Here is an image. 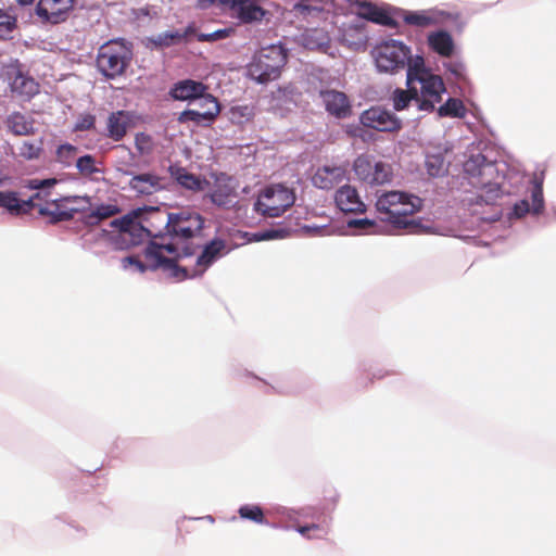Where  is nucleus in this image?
Here are the masks:
<instances>
[{
    "label": "nucleus",
    "mask_w": 556,
    "mask_h": 556,
    "mask_svg": "<svg viewBox=\"0 0 556 556\" xmlns=\"http://www.w3.org/2000/svg\"><path fill=\"white\" fill-rule=\"evenodd\" d=\"M75 165L78 174L85 178L97 179V176L103 173L98 166L96 157L91 154L77 157Z\"/></svg>",
    "instance_id": "obj_32"
},
{
    "label": "nucleus",
    "mask_w": 556,
    "mask_h": 556,
    "mask_svg": "<svg viewBox=\"0 0 556 556\" xmlns=\"http://www.w3.org/2000/svg\"><path fill=\"white\" fill-rule=\"evenodd\" d=\"M119 212L118 207L113 204H102L96 210L84 215V222L86 225L94 226L101 220L110 218Z\"/></svg>",
    "instance_id": "obj_34"
},
{
    "label": "nucleus",
    "mask_w": 556,
    "mask_h": 556,
    "mask_svg": "<svg viewBox=\"0 0 556 556\" xmlns=\"http://www.w3.org/2000/svg\"><path fill=\"white\" fill-rule=\"evenodd\" d=\"M77 153V147L70 143H64L56 149L55 160L62 165L68 167L74 163V161L76 162Z\"/></svg>",
    "instance_id": "obj_39"
},
{
    "label": "nucleus",
    "mask_w": 556,
    "mask_h": 556,
    "mask_svg": "<svg viewBox=\"0 0 556 556\" xmlns=\"http://www.w3.org/2000/svg\"><path fill=\"white\" fill-rule=\"evenodd\" d=\"M427 41L431 50L443 58H450L454 53V40L445 30L430 33Z\"/></svg>",
    "instance_id": "obj_28"
},
{
    "label": "nucleus",
    "mask_w": 556,
    "mask_h": 556,
    "mask_svg": "<svg viewBox=\"0 0 556 556\" xmlns=\"http://www.w3.org/2000/svg\"><path fill=\"white\" fill-rule=\"evenodd\" d=\"M334 201L340 211L344 213H363L366 208L356 188L350 185L341 186L337 190Z\"/></svg>",
    "instance_id": "obj_20"
},
{
    "label": "nucleus",
    "mask_w": 556,
    "mask_h": 556,
    "mask_svg": "<svg viewBox=\"0 0 556 556\" xmlns=\"http://www.w3.org/2000/svg\"><path fill=\"white\" fill-rule=\"evenodd\" d=\"M238 514L242 519L260 525L266 523L264 511L258 505H243L239 508Z\"/></svg>",
    "instance_id": "obj_40"
},
{
    "label": "nucleus",
    "mask_w": 556,
    "mask_h": 556,
    "mask_svg": "<svg viewBox=\"0 0 556 556\" xmlns=\"http://www.w3.org/2000/svg\"><path fill=\"white\" fill-rule=\"evenodd\" d=\"M493 170L494 166L492 164H486L479 169V175L482 176L485 174H491Z\"/></svg>",
    "instance_id": "obj_54"
},
{
    "label": "nucleus",
    "mask_w": 556,
    "mask_h": 556,
    "mask_svg": "<svg viewBox=\"0 0 556 556\" xmlns=\"http://www.w3.org/2000/svg\"><path fill=\"white\" fill-rule=\"evenodd\" d=\"M448 71L456 77H460L463 75V65L458 63L450 64Z\"/></svg>",
    "instance_id": "obj_53"
},
{
    "label": "nucleus",
    "mask_w": 556,
    "mask_h": 556,
    "mask_svg": "<svg viewBox=\"0 0 556 556\" xmlns=\"http://www.w3.org/2000/svg\"><path fill=\"white\" fill-rule=\"evenodd\" d=\"M130 124L129 112L123 110L112 112L106 121V136L114 141H121L126 136Z\"/></svg>",
    "instance_id": "obj_23"
},
{
    "label": "nucleus",
    "mask_w": 556,
    "mask_h": 556,
    "mask_svg": "<svg viewBox=\"0 0 556 556\" xmlns=\"http://www.w3.org/2000/svg\"><path fill=\"white\" fill-rule=\"evenodd\" d=\"M43 152V140L23 141L18 147V155L27 161L38 160Z\"/></svg>",
    "instance_id": "obj_36"
},
{
    "label": "nucleus",
    "mask_w": 556,
    "mask_h": 556,
    "mask_svg": "<svg viewBox=\"0 0 556 556\" xmlns=\"http://www.w3.org/2000/svg\"><path fill=\"white\" fill-rule=\"evenodd\" d=\"M531 195L533 212L538 214L543 210L544 206L542 181L534 179V186Z\"/></svg>",
    "instance_id": "obj_45"
},
{
    "label": "nucleus",
    "mask_w": 556,
    "mask_h": 556,
    "mask_svg": "<svg viewBox=\"0 0 556 556\" xmlns=\"http://www.w3.org/2000/svg\"><path fill=\"white\" fill-rule=\"evenodd\" d=\"M448 17V13L434 9L421 11H405L403 13L404 23L410 26H415L417 28H428L432 26H438Z\"/></svg>",
    "instance_id": "obj_18"
},
{
    "label": "nucleus",
    "mask_w": 556,
    "mask_h": 556,
    "mask_svg": "<svg viewBox=\"0 0 556 556\" xmlns=\"http://www.w3.org/2000/svg\"><path fill=\"white\" fill-rule=\"evenodd\" d=\"M204 227V218L201 214L190 210L168 214L166 231L176 247L179 242L187 241L199 236Z\"/></svg>",
    "instance_id": "obj_9"
},
{
    "label": "nucleus",
    "mask_w": 556,
    "mask_h": 556,
    "mask_svg": "<svg viewBox=\"0 0 556 556\" xmlns=\"http://www.w3.org/2000/svg\"><path fill=\"white\" fill-rule=\"evenodd\" d=\"M359 121L364 127L382 132H395L402 128L401 119L381 106H371L364 111Z\"/></svg>",
    "instance_id": "obj_11"
},
{
    "label": "nucleus",
    "mask_w": 556,
    "mask_h": 556,
    "mask_svg": "<svg viewBox=\"0 0 556 556\" xmlns=\"http://www.w3.org/2000/svg\"><path fill=\"white\" fill-rule=\"evenodd\" d=\"M319 96L326 111L337 118H345L351 114V104L344 92L338 90H321Z\"/></svg>",
    "instance_id": "obj_19"
},
{
    "label": "nucleus",
    "mask_w": 556,
    "mask_h": 556,
    "mask_svg": "<svg viewBox=\"0 0 556 556\" xmlns=\"http://www.w3.org/2000/svg\"><path fill=\"white\" fill-rule=\"evenodd\" d=\"M529 203L527 200H522L519 203H516L514 206V213L518 217L525 216L529 212Z\"/></svg>",
    "instance_id": "obj_52"
},
{
    "label": "nucleus",
    "mask_w": 556,
    "mask_h": 556,
    "mask_svg": "<svg viewBox=\"0 0 556 556\" xmlns=\"http://www.w3.org/2000/svg\"><path fill=\"white\" fill-rule=\"evenodd\" d=\"M367 34L364 23H356L348 26L342 34V41L350 48L358 50L367 43Z\"/></svg>",
    "instance_id": "obj_29"
},
{
    "label": "nucleus",
    "mask_w": 556,
    "mask_h": 556,
    "mask_svg": "<svg viewBox=\"0 0 556 556\" xmlns=\"http://www.w3.org/2000/svg\"><path fill=\"white\" fill-rule=\"evenodd\" d=\"M365 224H370L367 219H359V220H355L353 223H350V225H356V226H363Z\"/></svg>",
    "instance_id": "obj_56"
},
{
    "label": "nucleus",
    "mask_w": 556,
    "mask_h": 556,
    "mask_svg": "<svg viewBox=\"0 0 556 556\" xmlns=\"http://www.w3.org/2000/svg\"><path fill=\"white\" fill-rule=\"evenodd\" d=\"M281 232H282V230H275V229L265 230V231L256 233L255 238H256L257 241H261V240H271V239H276V238L281 237L280 236Z\"/></svg>",
    "instance_id": "obj_51"
},
{
    "label": "nucleus",
    "mask_w": 556,
    "mask_h": 556,
    "mask_svg": "<svg viewBox=\"0 0 556 556\" xmlns=\"http://www.w3.org/2000/svg\"><path fill=\"white\" fill-rule=\"evenodd\" d=\"M147 261V265L143 264L140 260H138L136 256H126L123 258L122 263H123V267L124 268H127L128 266L130 265H134L138 268L139 271L143 273L146 271V269L149 267L151 269H154L153 267H151L149 261L146 258Z\"/></svg>",
    "instance_id": "obj_48"
},
{
    "label": "nucleus",
    "mask_w": 556,
    "mask_h": 556,
    "mask_svg": "<svg viewBox=\"0 0 556 556\" xmlns=\"http://www.w3.org/2000/svg\"><path fill=\"white\" fill-rule=\"evenodd\" d=\"M3 124L7 128V131L12 134L13 136H34L36 132L34 118L18 111L10 113L3 119Z\"/></svg>",
    "instance_id": "obj_21"
},
{
    "label": "nucleus",
    "mask_w": 556,
    "mask_h": 556,
    "mask_svg": "<svg viewBox=\"0 0 556 556\" xmlns=\"http://www.w3.org/2000/svg\"><path fill=\"white\" fill-rule=\"evenodd\" d=\"M427 173L431 177L443 176L446 168L444 166V160L440 155H430L426 160Z\"/></svg>",
    "instance_id": "obj_44"
},
{
    "label": "nucleus",
    "mask_w": 556,
    "mask_h": 556,
    "mask_svg": "<svg viewBox=\"0 0 556 556\" xmlns=\"http://www.w3.org/2000/svg\"><path fill=\"white\" fill-rule=\"evenodd\" d=\"M309 0H300V3H296L294 5V9H298V10H301V11H306V10H309V5L307 4Z\"/></svg>",
    "instance_id": "obj_55"
},
{
    "label": "nucleus",
    "mask_w": 556,
    "mask_h": 556,
    "mask_svg": "<svg viewBox=\"0 0 556 556\" xmlns=\"http://www.w3.org/2000/svg\"><path fill=\"white\" fill-rule=\"evenodd\" d=\"M178 248L174 243L151 241L146 248L144 257H147L151 267L162 268L169 277L184 280L203 275L223 255V252L226 250V243L222 239H213L208 242L198 256L195 267L192 270L178 266L176 257L164 256V252L175 254Z\"/></svg>",
    "instance_id": "obj_1"
},
{
    "label": "nucleus",
    "mask_w": 556,
    "mask_h": 556,
    "mask_svg": "<svg viewBox=\"0 0 556 556\" xmlns=\"http://www.w3.org/2000/svg\"><path fill=\"white\" fill-rule=\"evenodd\" d=\"M229 114L233 124L242 125L253 119L255 110L253 105L242 104L232 106Z\"/></svg>",
    "instance_id": "obj_37"
},
{
    "label": "nucleus",
    "mask_w": 556,
    "mask_h": 556,
    "mask_svg": "<svg viewBox=\"0 0 556 556\" xmlns=\"http://www.w3.org/2000/svg\"><path fill=\"white\" fill-rule=\"evenodd\" d=\"M503 192L501 190V187L496 182H489L483 184L481 193L479 194V199L481 202H484L485 204H493L495 203L501 197Z\"/></svg>",
    "instance_id": "obj_43"
},
{
    "label": "nucleus",
    "mask_w": 556,
    "mask_h": 556,
    "mask_svg": "<svg viewBox=\"0 0 556 556\" xmlns=\"http://www.w3.org/2000/svg\"><path fill=\"white\" fill-rule=\"evenodd\" d=\"M349 170L343 164H325L318 166L312 176L314 187L321 190H332L348 179Z\"/></svg>",
    "instance_id": "obj_12"
},
{
    "label": "nucleus",
    "mask_w": 556,
    "mask_h": 556,
    "mask_svg": "<svg viewBox=\"0 0 556 556\" xmlns=\"http://www.w3.org/2000/svg\"><path fill=\"white\" fill-rule=\"evenodd\" d=\"M230 33H231V29L225 28V29L215 30V31L210 33V34H199L198 35V40L202 41V42H205V41L206 42L217 41V40L227 38Z\"/></svg>",
    "instance_id": "obj_47"
},
{
    "label": "nucleus",
    "mask_w": 556,
    "mask_h": 556,
    "mask_svg": "<svg viewBox=\"0 0 556 556\" xmlns=\"http://www.w3.org/2000/svg\"><path fill=\"white\" fill-rule=\"evenodd\" d=\"M184 255L188 256L191 255L193 252L190 250V248L186 247L182 249Z\"/></svg>",
    "instance_id": "obj_58"
},
{
    "label": "nucleus",
    "mask_w": 556,
    "mask_h": 556,
    "mask_svg": "<svg viewBox=\"0 0 556 556\" xmlns=\"http://www.w3.org/2000/svg\"><path fill=\"white\" fill-rule=\"evenodd\" d=\"M420 84V89H417L416 106L418 111L433 112L435 104L441 102L442 94L446 91L443 79L439 75L431 73L425 66L422 56L417 55L409 64L406 74V85L415 86Z\"/></svg>",
    "instance_id": "obj_3"
},
{
    "label": "nucleus",
    "mask_w": 556,
    "mask_h": 556,
    "mask_svg": "<svg viewBox=\"0 0 556 556\" xmlns=\"http://www.w3.org/2000/svg\"><path fill=\"white\" fill-rule=\"evenodd\" d=\"M198 110H205V106H203L201 103V99H199V109Z\"/></svg>",
    "instance_id": "obj_59"
},
{
    "label": "nucleus",
    "mask_w": 556,
    "mask_h": 556,
    "mask_svg": "<svg viewBox=\"0 0 556 556\" xmlns=\"http://www.w3.org/2000/svg\"><path fill=\"white\" fill-rule=\"evenodd\" d=\"M33 200H20L13 191H0V207L7 208L12 215H18L33 206Z\"/></svg>",
    "instance_id": "obj_30"
},
{
    "label": "nucleus",
    "mask_w": 556,
    "mask_h": 556,
    "mask_svg": "<svg viewBox=\"0 0 556 556\" xmlns=\"http://www.w3.org/2000/svg\"><path fill=\"white\" fill-rule=\"evenodd\" d=\"M201 103L203 106H205V110H186L179 115L178 121L180 123L193 122L195 124L205 125L212 123L219 114V103L211 94H206L204 98H202Z\"/></svg>",
    "instance_id": "obj_16"
},
{
    "label": "nucleus",
    "mask_w": 556,
    "mask_h": 556,
    "mask_svg": "<svg viewBox=\"0 0 556 556\" xmlns=\"http://www.w3.org/2000/svg\"><path fill=\"white\" fill-rule=\"evenodd\" d=\"M56 184V179H31L28 182V187L30 189H46L54 186Z\"/></svg>",
    "instance_id": "obj_50"
},
{
    "label": "nucleus",
    "mask_w": 556,
    "mask_h": 556,
    "mask_svg": "<svg viewBox=\"0 0 556 556\" xmlns=\"http://www.w3.org/2000/svg\"><path fill=\"white\" fill-rule=\"evenodd\" d=\"M168 181L156 173L147 172L132 175L129 188L137 195H153L167 189Z\"/></svg>",
    "instance_id": "obj_14"
},
{
    "label": "nucleus",
    "mask_w": 556,
    "mask_h": 556,
    "mask_svg": "<svg viewBox=\"0 0 556 556\" xmlns=\"http://www.w3.org/2000/svg\"><path fill=\"white\" fill-rule=\"evenodd\" d=\"M135 147L139 155H151L155 149L153 138L146 132H138L135 137Z\"/></svg>",
    "instance_id": "obj_42"
},
{
    "label": "nucleus",
    "mask_w": 556,
    "mask_h": 556,
    "mask_svg": "<svg viewBox=\"0 0 556 556\" xmlns=\"http://www.w3.org/2000/svg\"><path fill=\"white\" fill-rule=\"evenodd\" d=\"M111 226L117 230L116 240H122L129 244L139 243V240L136 239L128 240L129 237L137 235V232H147L149 235V231L140 226L138 222L127 216L112 220Z\"/></svg>",
    "instance_id": "obj_24"
},
{
    "label": "nucleus",
    "mask_w": 556,
    "mask_h": 556,
    "mask_svg": "<svg viewBox=\"0 0 556 556\" xmlns=\"http://www.w3.org/2000/svg\"><path fill=\"white\" fill-rule=\"evenodd\" d=\"M20 4L26 5L33 3L34 0H16Z\"/></svg>",
    "instance_id": "obj_57"
},
{
    "label": "nucleus",
    "mask_w": 556,
    "mask_h": 556,
    "mask_svg": "<svg viewBox=\"0 0 556 556\" xmlns=\"http://www.w3.org/2000/svg\"><path fill=\"white\" fill-rule=\"evenodd\" d=\"M262 3L263 0H228L226 10L243 23L258 22L266 13Z\"/></svg>",
    "instance_id": "obj_15"
},
{
    "label": "nucleus",
    "mask_w": 556,
    "mask_h": 556,
    "mask_svg": "<svg viewBox=\"0 0 556 556\" xmlns=\"http://www.w3.org/2000/svg\"><path fill=\"white\" fill-rule=\"evenodd\" d=\"M295 199L294 189L274 184L260 191L253 208L264 217H279L294 204Z\"/></svg>",
    "instance_id": "obj_6"
},
{
    "label": "nucleus",
    "mask_w": 556,
    "mask_h": 556,
    "mask_svg": "<svg viewBox=\"0 0 556 556\" xmlns=\"http://www.w3.org/2000/svg\"><path fill=\"white\" fill-rule=\"evenodd\" d=\"M422 206L419 197L406 194L400 191H388L380 194L376 202V208L383 214V220L389 222L396 229H404L407 233H420L424 226L420 220L412 216Z\"/></svg>",
    "instance_id": "obj_2"
},
{
    "label": "nucleus",
    "mask_w": 556,
    "mask_h": 556,
    "mask_svg": "<svg viewBox=\"0 0 556 556\" xmlns=\"http://www.w3.org/2000/svg\"><path fill=\"white\" fill-rule=\"evenodd\" d=\"M206 86L200 81L186 79L175 84L170 90V96L176 100H190L204 98Z\"/></svg>",
    "instance_id": "obj_25"
},
{
    "label": "nucleus",
    "mask_w": 556,
    "mask_h": 556,
    "mask_svg": "<svg viewBox=\"0 0 556 556\" xmlns=\"http://www.w3.org/2000/svg\"><path fill=\"white\" fill-rule=\"evenodd\" d=\"M132 60V45L125 39H112L100 46L96 58L98 71L108 79L122 76Z\"/></svg>",
    "instance_id": "obj_4"
},
{
    "label": "nucleus",
    "mask_w": 556,
    "mask_h": 556,
    "mask_svg": "<svg viewBox=\"0 0 556 556\" xmlns=\"http://www.w3.org/2000/svg\"><path fill=\"white\" fill-rule=\"evenodd\" d=\"M211 201L220 207H229L236 198L235 188L231 185V178L222 175L216 178L214 188L210 193Z\"/></svg>",
    "instance_id": "obj_22"
},
{
    "label": "nucleus",
    "mask_w": 556,
    "mask_h": 556,
    "mask_svg": "<svg viewBox=\"0 0 556 556\" xmlns=\"http://www.w3.org/2000/svg\"><path fill=\"white\" fill-rule=\"evenodd\" d=\"M39 198L40 193H36L29 198L28 200H33V206L20 215L28 214L37 208L40 215L49 218V223L56 224L74 218L76 213L85 211L90 205L89 198L87 197H64L47 202L45 205H40L36 202Z\"/></svg>",
    "instance_id": "obj_7"
},
{
    "label": "nucleus",
    "mask_w": 556,
    "mask_h": 556,
    "mask_svg": "<svg viewBox=\"0 0 556 556\" xmlns=\"http://www.w3.org/2000/svg\"><path fill=\"white\" fill-rule=\"evenodd\" d=\"M376 66L379 72L394 73L407 67L414 61L410 49L402 41L390 39L377 45L372 50Z\"/></svg>",
    "instance_id": "obj_8"
},
{
    "label": "nucleus",
    "mask_w": 556,
    "mask_h": 556,
    "mask_svg": "<svg viewBox=\"0 0 556 556\" xmlns=\"http://www.w3.org/2000/svg\"><path fill=\"white\" fill-rule=\"evenodd\" d=\"M195 29L193 26H188L185 30H172L165 31L157 35L152 39V42L155 47L159 48H167L173 45L179 43L188 38V36L193 35Z\"/></svg>",
    "instance_id": "obj_31"
},
{
    "label": "nucleus",
    "mask_w": 556,
    "mask_h": 556,
    "mask_svg": "<svg viewBox=\"0 0 556 556\" xmlns=\"http://www.w3.org/2000/svg\"><path fill=\"white\" fill-rule=\"evenodd\" d=\"M168 172L175 181L191 191H202L208 182L199 176L189 173L185 167L169 166Z\"/></svg>",
    "instance_id": "obj_27"
},
{
    "label": "nucleus",
    "mask_w": 556,
    "mask_h": 556,
    "mask_svg": "<svg viewBox=\"0 0 556 556\" xmlns=\"http://www.w3.org/2000/svg\"><path fill=\"white\" fill-rule=\"evenodd\" d=\"M16 16L5 10H0V39L11 38V34L16 28Z\"/></svg>",
    "instance_id": "obj_41"
},
{
    "label": "nucleus",
    "mask_w": 556,
    "mask_h": 556,
    "mask_svg": "<svg viewBox=\"0 0 556 556\" xmlns=\"http://www.w3.org/2000/svg\"><path fill=\"white\" fill-rule=\"evenodd\" d=\"M11 91L26 100H29L39 92L38 83L30 76L21 72L18 67L12 66L7 71Z\"/></svg>",
    "instance_id": "obj_17"
},
{
    "label": "nucleus",
    "mask_w": 556,
    "mask_h": 556,
    "mask_svg": "<svg viewBox=\"0 0 556 556\" xmlns=\"http://www.w3.org/2000/svg\"><path fill=\"white\" fill-rule=\"evenodd\" d=\"M356 177L370 186L383 185L392 179V167L382 161H376L368 154L358 155L353 162Z\"/></svg>",
    "instance_id": "obj_10"
},
{
    "label": "nucleus",
    "mask_w": 556,
    "mask_h": 556,
    "mask_svg": "<svg viewBox=\"0 0 556 556\" xmlns=\"http://www.w3.org/2000/svg\"><path fill=\"white\" fill-rule=\"evenodd\" d=\"M466 108L462 100L450 98L447 101L438 109L440 117H464L466 115Z\"/></svg>",
    "instance_id": "obj_35"
},
{
    "label": "nucleus",
    "mask_w": 556,
    "mask_h": 556,
    "mask_svg": "<svg viewBox=\"0 0 556 556\" xmlns=\"http://www.w3.org/2000/svg\"><path fill=\"white\" fill-rule=\"evenodd\" d=\"M417 98V87L416 86H407V89L396 88L391 96V100L393 103V108L396 111H403L408 108L410 102L416 103Z\"/></svg>",
    "instance_id": "obj_33"
},
{
    "label": "nucleus",
    "mask_w": 556,
    "mask_h": 556,
    "mask_svg": "<svg viewBox=\"0 0 556 556\" xmlns=\"http://www.w3.org/2000/svg\"><path fill=\"white\" fill-rule=\"evenodd\" d=\"M228 0H198V8L205 10L213 5H216L217 8L222 10H226Z\"/></svg>",
    "instance_id": "obj_49"
},
{
    "label": "nucleus",
    "mask_w": 556,
    "mask_h": 556,
    "mask_svg": "<svg viewBox=\"0 0 556 556\" xmlns=\"http://www.w3.org/2000/svg\"><path fill=\"white\" fill-rule=\"evenodd\" d=\"M74 5L75 0H39L36 14L42 22L59 24L67 18Z\"/></svg>",
    "instance_id": "obj_13"
},
{
    "label": "nucleus",
    "mask_w": 556,
    "mask_h": 556,
    "mask_svg": "<svg viewBox=\"0 0 556 556\" xmlns=\"http://www.w3.org/2000/svg\"><path fill=\"white\" fill-rule=\"evenodd\" d=\"M296 530L301 535L308 540H324L329 533L328 527L317 523L299 526Z\"/></svg>",
    "instance_id": "obj_38"
},
{
    "label": "nucleus",
    "mask_w": 556,
    "mask_h": 556,
    "mask_svg": "<svg viewBox=\"0 0 556 556\" xmlns=\"http://www.w3.org/2000/svg\"><path fill=\"white\" fill-rule=\"evenodd\" d=\"M94 125H96V116L94 115H92L90 113L81 114L75 123L74 130L75 131L91 130L94 128Z\"/></svg>",
    "instance_id": "obj_46"
},
{
    "label": "nucleus",
    "mask_w": 556,
    "mask_h": 556,
    "mask_svg": "<svg viewBox=\"0 0 556 556\" xmlns=\"http://www.w3.org/2000/svg\"><path fill=\"white\" fill-rule=\"evenodd\" d=\"M358 16L361 18L374 22L379 25L396 27L397 23L383 9L370 2H362L358 4Z\"/></svg>",
    "instance_id": "obj_26"
},
{
    "label": "nucleus",
    "mask_w": 556,
    "mask_h": 556,
    "mask_svg": "<svg viewBox=\"0 0 556 556\" xmlns=\"http://www.w3.org/2000/svg\"><path fill=\"white\" fill-rule=\"evenodd\" d=\"M286 63V50L281 46L271 45L254 55L248 66V73L252 79L264 84L277 79Z\"/></svg>",
    "instance_id": "obj_5"
}]
</instances>
